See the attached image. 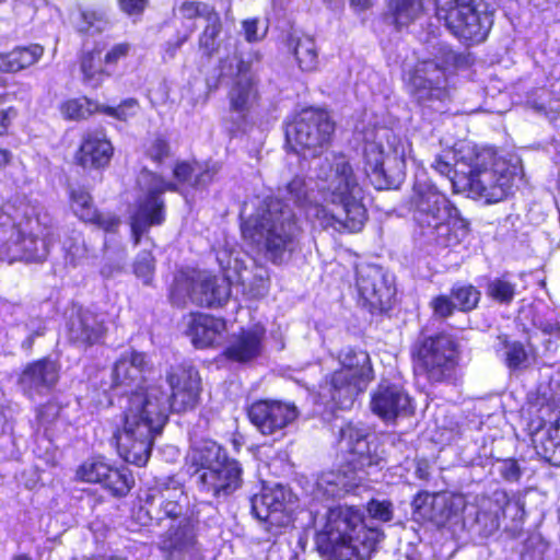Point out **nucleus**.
Returning <instances> with one entry per match:
<instances>
[{"label": "nucleus", "mask_w": 560, "mask_h": 560, "mask_svg": "<svg viewBox=\"0 0 560 560\" xmlns=\"http://www.w3.org/2000/svg\"><path fill=\"white\" fill-rule=\"evenodd\" d=\"M165 381L170 393L161 384H150L128 397L121 424L113 433V443L126 463L144 467L151 456L154 439L162 432L170 415L190 412L200 404L202 381L191 362L182 361L171 365Z\"/></svg>", "instance_id": "obj_1"}, {"label": "nucleus", "mask_w": 560, "mask_h": 560, "mask_svg": "<svg viewBox=\"0 0 560 560\" xmlns=\"http://www.w3.org/2000/svg\"><path fill=\"white\" fill-rule=\"evenodd\" d=\"M384 533L366 524L364 512L357 505L329 508L323 527L314 536L315 549L325 560H368L361 551H376Z\"/></svg>", "instance_id": "obj_2"}, {"label": "nucleus", "mask_w": 560, "mask_h": 560, "mask_svg": "<svg viewBox=\"0 0 560 560\" xmlns=\"http://www.w3.org/2000/svg\"><path fill=\"white\" fill-rule=\"evenodd\" d=\"M47 214H44L46 218ZM50 220L24 200H7L0 206V256L9 262H42L48 256Z\"/></svg>", "instance_id": "obj_3"}, {"label": "nucleus", "mask_w": 560, "mask_h": 560, "mask_svg": "<svg viewBox=\"0 0 560 560\" xmlns=\"http://www.w3.org/2000/svg\"><path fill=\"white\" fill-rule=\"evenodd\" d=\"M183 487L172 477L155 479L148 487L143 502L153 505L160 502L163 518L178 521L162 535L160 550L166 560H205L198 540L199 520L185 514Z\"/></svg>", "instance_id": "obj_4"}, {"label": "nucleus", "mask_w": 560, "mask_h": 560, "mask_svg": "<svg viewBox=\"0 0 560 560\" xmlns=\"http://www.w3.org/2000/svg\"><path fill=\"white\" fill-rule=\"evenodd\" d=\"M410 209L421 235L439 247H453L469 233V221L435 185L416 183L410 196Z\"/></svg>", "instance_id": "obj_5"}, {"label": "nucleus", "mask_w": 560, "mask_h": 560, "mask_svg": "<svg viewBox=\"0 0 560 560\" xmlns=\"http://www.w3.org/2000/svg\"><path fill=\"white\" fill-rule=\"evenodd\" d=\"M412 373L430 385L455 384L463 361V346L457 335L441 329L432 334L423 330L409 346Z\"/></svg>", "instance_id": "obj_6"}, {"label": "nucleus", "mask_w": 560, "mask_h": 560, "mask_svg": "<svg viewBox=\"0 0 560 560\" xmlns=\"http://www.w3.org/2000/svg\"><path fill=\"white\" fill-rule=\"evenodd\" d=\"M462 160L469 166L465 188L474 198L497 203L513 195L516 166L489 147L468 145Z\"/></svg>", "instance_id": "obj_7"}, {"label": "nucleus", "mask_w": 560, "mask_h": 560, "mask_svg": "<svg viewBox=\"0 0 560 560\" xmlns=\"http://www.w3.org/2000/svg\"><path fill=\"white\" fill-rule=\"evenodd\" d=\"M189 467L199 492L213 500L226 499L243 483L241 463L230 457L226 450L212 440H206L194 447Z\"/></svg>", "instance_id": "obj_8"}, {"label": "nucleus", "mask_w": 560, "mask_h": 560, "mask_svg": "<svg viewBox=\"0 0 560 560\" xmlns=\"http://www.w3.org/2000/svg\"><path fill=\"white\" fill-rule=\"evenodd\" d=\"M337 443L341 454L338 474L346 479L342 486L355 489L364 481L368 469L383 459L380 439L369 427L350 421L340 428Z\"/></svg>", "instance_id": "obj_9"}, {"label": "nucleus", "mask_w": 560, "mask_h": 560, "mask_svg": "<svg viewBox=\"0 0 560 560\" xmlns=\"http://www.w3.org/2000/svg\"><path fill=\"white\" fill-rule=\"evenodd\" d=\"M467 65L468 57L451 48L441 49L435 59L417 62L409 79L417 103L423 108L438 110L436 104L450 102L448 77Z\"/></svg>", "instance_id": "obj_10"}, {"label": "nucleus", "mask_w": 560, "mask_h": 560, "mask_svg": "<svg viewBox=\"0 0 560 560\" xmlns=\"http://www.w3.org/2000/svg\"><path fill=\"white\" fill-rule=\"evenodd\" d=\"M336 122L325 108L307 106L296 112L285 128L288 150L303 158H319L332 144Z\"/></svg>", "instance_id": "obj_11"}, {"label": "nucleus", "mask_w": 560, "mask_h": 560, "mask_svg": "<svg viewBox=\"0 0 560 560\" xmlns=\"http://www.w3.org/2000/svg\"><path fill=\"white\" fill-rule=\"evenodd\" d=\"M435 18L467 46L485 42L493 25L492 14L478 9L476 0H435Z\"/></svg>", "instance_id": "obj_12"}, {"label": "nucleus", "mask_w": 560, "mask_h": 560, "mask_svg": "<svg viewBox=\"0 0 560 560\" xmlns=\"http://www.w3.org/2000/svg\"><path fill=\"white\" fill-rule=\"evenodd\" d=\"M331 171L329 200L342 207L343 226L351 233L360 232L368 221V210L362 202L363 190L350 160L343 153L335 154Z\"/></svg>", "instance_id": "obj_13"}, {"label": "nucleus", "mask_w": 560, "mask_h": 560, "mask_svg": "<svg viewBox=\"0 0 560 560\" xmlns=\"http://www.w3.org/2000/svg\"><path fill=\"white\" fill-rule=\"evenodd\" d=\"M132 50L128 42L115 43L107 47L104 42H96L90 48H82L77 63L84 85L98 89L109 79L118 63L127 59Z\"/></svg>", "instance_id": "obj_14"}, {"label": "nucleus", "mask_w": 560, "mask_h": 560, "mask_svg": "<svg viewBox=\"0 0 560 560\" xmlns=\"http://www.w3.org/2000/svg\"><path fill=\"white\" fill-rule=\"evenodd\" d=\"M175 285L186 291L194 304L206 308H222L231 298V281L206 270L185 269L175 277Z\"/></svg>", "instance_id": "obj_15"}, {"label": "nucleus", "mask_w": 560, "mask_h": 560, "mask_svg": "<svg viewBox=\"0 0 560 560\" xmlns=\"http://www.w3.org/2000/svg\"><path fill=\"white\" fill-rule=\"evenodd\" d=\"M107 332L103 312L81 304L72 305L65 325V337L71 347L86 350L103 345Z\"/></svg>", "instance_id": "obj_16"}, {"label": "nucleus", "mask_w": 560, "mask_h": 560, "mask_svg": "<svg viewBox=\"0 0 560 560\" xmlns=\"http://www.w3.org/2000/svg\"><path fill=\"white\" fill-rule=\"evenodd\" d=\"M114 155L115 147L105 128H89L80 137L73 163L83 171L102 173L110 166Z\"/></svg>", "instance_id": "obj_17"}, {"label": "nucleus", "mask_w": 560, "mask_h": 560, "mask_svg": "<svg viewBox=\"0 0 560 560\" xmlns=\"http://www.w3.org/2000/svg\"><path fill=\"white\" fill-rule=\"evenodd\" d=\"M300 232L298 219L292 211L280 209L275 214L270 213L265 234V249L268 259L275 265H280L285 252H292L290 246L296 241Z\"/></svg>", "instance_id": "obj_18"}, {"label": "nucleus", "mask_w": 560, "mask_h": 560, "mask_svg": "<svg viewBox=\"0 0 560 560\" xmlns=\"http://www.w3.org/2000/svg\"><path fill=\"white\" fill-rule=\"evenodd\" d=\"M298 416L294 404L277 399H257L247 408L249 422L262 435H271L287 428Z\"/></svg>", "instance_id": "obj_19"}, {"label": "nucleus", "mask_w": 560, "mask_h": 560, "mask_svg": "<svg viewBox=\"0 0 560 560\" xmlns=\"http://www.w3.org/2000/svg\"><path fill=\"white\" fill-rule=\"evenodd\" d=\"M68 203L80 222L92 225L105 234L118 232L120 218L115 212L98 209L88 187H70L68 189Z\"/></svg>", "instance_id": "obj_20"}, {"label": "nucleus", "mask_w": 560, "mask_h": 560, "mask_svg": "<svg viewBox=\"0 0 560 560\" xmlns=\"http://www.w3.org/2000/svg\"><path fill=\"white\" fill-rule=\"evenodd\" d=\"M482 293L470 282H455L448 294L440 293L431 298L429 308L436 319L445 320L456 312L469 314L476 311L481 302Z\"/></svg>", "instance_id": "obj_21"}, {"label": "nucleus", "mask_w": 560, "mask_h": 560, "mask_svg": "<svg viewBox=\"0 0 560 560\" xmlns=\"http://www.w3.org/2000/svg\"><path fill=\"white\" fill-rule=\"evenodd\" d=\"M363 307L371 314H384L392 310L396 289L380 268H372L357 279Z\"/></svg>", "instance_id": "obj_22"}, {"label": "nucleus", "mask_w": 560, "mask_h": 560, "mask_svg": "<svg viewBox=\"0 0 560 560\" xmlns=\"http://www.w3.org/2000/svg\"><path fill=\"white\" fill-rule=\"evenodd\" d=\"M151 370V363L145 352L130 350L121 354L114 363L112 369V383L113 389H120L122 393L129 395L138 388L148 387L142 385L144 374ZM128 399L126 400V404Z\"/></svg>", "instance_id": "obj_23"}, {"label": "nucleus", "mask_w": 560, "mask_h": 560, "mask_svg": "<svg viewBox=\"0 0 560 560\" xmlns=\"http://www.w3.org/2000/svg\"><path fill=\"white\" fill-rule=\"evenodd\" d=\"M156 185L150 187L136 200V206L130 218L141 221L151 226H160L166 220V203L163 195L166 191L177 192L175 183L164 179L162 175L152 173Z\"/></svg>", "instance_id": "obj_24"}, {"label": "nucleus", "mask_w": 560, "mask_h": 560, "mask_svg": "<svg viewBox=\"0 0 560 560\" xmlns=\"http://www.w3.org/2000/svg\"><path fill=\"white\" fill-rule=\"evenodd\" d=\"M366 385L357 378L335 369L327 373L320 384V395L332 409H350L360 394L366 389Z\"/></svg>", "instance_id": "obj_25"}, {"label": "nucleus", "mask_w": 560, "mask_h": 560, "mask_svg": "<svg viewBox=\"0 0 560 560\" xmlns=\"http://www.w3.org/2000/svg\"><path fill=\"white\" fill-rule=\"evenodd\" d=\"M187 335L196 349H214L222 345L228 331L224 317L209 313L191 312Z\"/></svg>", "instance_id": "obj_26"}, {"label": "nucleus", "mask_w": 560, "mask_h": 560, "mask_svg": "<svg viewBox=\"0 0 560 560\" xmlns=\"http://www.w3.org/2000/svg\"><path fill=\"white\" fill-rule=\"evenodd\" d=\"M265 330L262 328L241 327L231 336L220 357L237 364H249L257 360L264 351Z\"/></svg>", "instance_id": "obj_27"}, {"label": "nucleus", "mask_w": 560, "mask_h": 560, "mask_svg": "<svg viewBox=\"0 0 560 560\" xmlns=\"http://www.w3.org/2000/svg\"><path fill=\"white\" fill-rule=\"evenodd\" d=\"M371 410L383 420H394L411 410V399L399 385L381 382L371 394Z\"/></svg>", "instance_id": "obj_28"}, {"label": "nucleus", "mask_w": 560, "mask_h": 560, "mask_svg": "<svg viewBox=\"0 0 560 560\" xmlns=\"http://www.w3.org/2000/svg\"><path fill=\"white\" fill-rule=\"evenodd\" d=\"M220 165L197 160H177L172 166L173 183L191 190H207L218 177Z\"/></svg>", "instance_id": "obj_29"}, {"label": "nucleus", "mask_w": 560, "mask_h": 560, "mask_svg": "<svg viewBox=\"0 0 560 560\" xmlns=\"http://www.w3.org/2000/svg\"><path fill=\"white\" fill-rule=\"evenodd\" d=\"M536 452L552 466L560 467V416L547 422L542 416L528 423Z\"/></svg>", "instance_id": "obj_30"}, {"label": "nucleus", "mask_w": 560, "mask_h": 560, "mask_svg": "<svg viewBox=\"0 0 560 560\" xmlns=\"http://www.w3.org/2000/svg\"><path fill=\"white\" fill-rule=\"evenodd\" d=\"M60 380V364L49 355L28 362L20 372L18 383L28 390H51Z\"/></svg>", "instance_id": "obj_31"}, {"label": "nucleus", "mask_w": 560, "mask_h": 560, "mask_svg": "<svg viewBox=\"0 0 560 560\" xmlns=\"http://www.w3.org/2000/svg\"><path fill=\"white\" fill-rule=\"evenodd\" d=\"M228 100L230 112L237 114L242 121H248L252 112L261 102L258 78H232Z\"/></svg>", "instance_id": "obj_32"}, {"label": "nucleus", "mask_w": 560, "mask_h": 560, "mask_svg": "<svg viewBox=\"0 0 560 560\" xmlns=\"http://www.w3.org/2000/svg\"><path fill=\"white\" fill-rule=\"evenodd\" d=\"M45 55V47L38 43L16 45L0 51V72L18 74L36 66Z\"/></svg>", "instance_id": "obj_33"}, {"label": "nucleus", "mask_w": 560, "mask_h": 560, "mask_svg": "<svg viewBox=\"0 0 560 560\" xmlns=\"http://www.w3.org/2000/svg\"><path fill=\"white\" fill-rule=\"evenodd\" d=\"M411 506L415 514L438 528L444 527L452 516L451 504L445 500L441 502L438 494H431L428 491H419L413 497Z\"/></svg>", "instance_id": "obj_34"}, {"label": "nucleus", "mask_w": 560, "mask_h": 560, "mask_svg": "<svg viewBox=\"0 0 560 560\" xmlns=\"http://www.w3.org/2000/svg\"><path fill=\"white\" fill-rule=\"evenodd\" d=\"M338 370L351 375L366 386L373 381L374 373L370 354L366 350L348 347L338 353Z\"/></svg>", "instance_id": "obj_35"}, {"label": "nucleus", "mask_w": 560, "mask_h": 560, "mask_svg": "<svg viewBox=\"0 0 560 560\" xmlns=\"http://www.w3.org/2000/svg\"><path fill=\"white\" fill-rule=\"evenodd\" d=\"M385 156L382 144L365 143L363 149L364 171L376 189H388L394 183L384 168Z\"/></svg>", "instance_id": "obj_36"}, {"label": "nucleus", "mask_w": 560, "mask_h": 560, "mask_svg": "<svg viewBox=\"0 0 560 560\" xmlns=\"http://www.w3.org/2000/svg\"><path fill=\"white\" fill-rule=\"evenodd\" d=\"M285 508V497L281 487H262L250 498V511L255 518L268 522L273 513Z\"/></svg>", "instance_id": "obj_37"}, {"label": "nucleus", "mask_w": 560, "mask_h": 560, "mask_svg": "<svg viewBox=\"0 0 560 560\" xmlns=\"http://www.w3.org/2000/svg\"><path fill=\"white\" fill-rule=\"evenodd\" d=\"M223 20L220 12L211 11L208 20L198 35V49L206 59L218 55L222 47L221 34L223 32Z\"/></svg>", "instance_id": "obj_38"}, {"label": "nucleus", "mask_w": 560, "mask_h": 560, "mask_svg": "<svg viewBox=\"0 0 560 560\" xmlns=\"http://www.w3.org/2000/svg\"><path fill=\"white\" fill-rule=\"evenodd\" d=\"M424 12L423 0H387V14L397 31L415 23Z\"/></svg>", "instance_id": "obj_39"}, {"label": "nucleus", "mask_w": 560, "mask_h": 560, "mask_svg": "<svg viewBox=\"0 0 560 560\" xmlns=\"http://www.w3.org/2000/svg\"><path fill=\"white\" fill-rule=\"evenodd\" d=\"M101 104L86 96L81 95L62 101L59 104V112L65 120L82 121L100 114Z\"/></svg>", "instance_id": "obj_40"}, {"label": "nucleus", "mask_w": 560, "mask_h": 560, "mask_svg": "<svg viewBox=\"0 0 560 560\" xmlns=\"http://www.w3.org/2000/svg\"><path fill=\"white\" fill-rule=\"evenodd\" d=\"M113 498L121 499L129 494L135 486L132 472L127 467L108 466L101 483Z\"/></svg>", "instance_id": "obj_41"}, {"label": "nucleus", "mask_w": 560, "mask_h": 560, "mask_svg": "<svg viewBox=\"0 0 560 560\" xmlns=\"http://www.w3.org/2000/svg\"><path fill=\"white\" fill-rule=\"evenodd\" d=\"M110 26V20L101 8H82L78 12L75 32L80 36L101 34Z\"/></svg>", "instance_id": "obj_42"}, {"label": "nucleus", "mask_w": 560, "mask_h": 560, "mask_svg": "<svg viewBox=\"0 0 560 560\" xmlns=\"http://www.w3.org/2000/svg\"><path fill=\"white\" fill-rule=\"evenodd\" d=\"M501 346L505 349L504 363L509 369L518 370L526 366L528 359L536 358V347L527 340V347L518 340H510L508 335L499 336Z\"/></svg>", "instance_id": "obj_43"}, {"label": "nucleus", "mask_w": 560, "mask_h": 560, "mask_svg": "<svg viewBox=\"0 0 560 560\" xmlns=\"http://www.w3.org/2000/svg\"><path fill=\"white\" fill-rule=\"evenodd\" d=\"M142 151L143 156L156 166L163 165L173 156L171 139L163 132L149 136L143 143Z\"/></svg>", "instance_id": "obj_44"}, {"label": "nucleus", "mask_w": 560, "mask_h": 560, "mask_svg": "<svg viewBox=\"0 0 560 560\" xmlns=\"http://www.w3.org/2000/svg\"><path fill=\"white\" fill-rule=\"evenodd\" d=\"M108 466L109 463L104 457H90L77 467L74 479L79 482L101 485Z\"/></svg>", "instance_id": "obj_45"}, {"label": "nucleus", "mask_w": 560, "mask_h": 560, "mask_svg": "<svg viewBox=\"0 0 560 560\" xmlns=\"http://www.w3.org/2000/svg\"><path fill=\"white\" fill-rule=\"evenodd\" d=\"M293 52L302 71L311 72L317 69L318 51L314 38L310 36L298 37Z\"/></svg>", "instance_id": "obj_46"}, {"label": "nucleus", "mask_w": 560, "mask_h": 560, "mask_svg": "<svg viewBox=\"0 0 560 560\" xmlns=\"http://www.w3.org/2000/svg\"><path fill=\"white\" fill-rule=\"evenodd\" d=\"M486 294L501 305H510L516 294L515 283L506 279L505 276L497 277L487 283Z\"/></svg>", "instance_id": "obj_47"}, {"label": "nucleus", "mask_w": 560, "mask_h": 560, "mask_svg": "<svg viewBox=\"0 0 560 560\" xmlns=\"http://www.w3.org/2000/svg\"><path fill=\"white\" fill-rule=\"evenodd\" d=\"M61 412V406L55 400H47L35 408V427L46 433L54 425Z\"/></svg>", "instance_id": "obj_48"}, {"label": "nucleus", "mask_w": 560, "mask_h": 560, "mask_svg": "<svg viewBox=\"0 0 560 560\" xmlns=\"http://www.w3.org/2000/svg\"><path fill=\"white\" fill-rule=\"evenodd\" d=\"M139 107L140 104L137 98L128 97L122 100L117 106L101 104L100 114L127 122L137 115Z\"/></svg>", "instance_id": "obj_49"}, {"label": "nucleus", "mask_w": 560, "mask_h": 560, "mask_svg": "<svg viewBox=\"0 0 560 560\" xmlns=\"http://www.w3.org/2000/svg\"><path fill=\"white\" fill-rule=\"evenodd\" d=\"M7 93L0 94V138L13 133L15 122L20 118V109L14 105H5Z\"/></svg>", "instance_id": "obj_50"}, {"label": "nucleus", "mask_w": 560, "mask_h": 560, "mask_svg": "<svg viewBox=\"0 0 560 560\" xmlns=\"http://www.w3.org/2000/svg\"><path fill=\"white\" fill-rule=\"evenodd\" d=\"M178 10L182 18L188 21H194L199 18L207 21L211 11L218 12L213 5L198 0H184L179 4Z\"/></svg>", "instance_id": "obj_51"}, {"label": "nucleus", "mask_w": 560, "mask_h": 560, "mask_svg": "<svg viewBox=\"0 0 560 560\" xmlns=\"http://www.w3.org/2000/svg\"><path fill=\"white\" fill-rule=\"evenodd\" d=\"M287 191L290 199L296 206H305L308 202V187L306 178L303 175L296 174L287 183Z\"/></svg>", "instance_id": "obj_52"}, {"label": "nucleus", "mask_w": 560, "mask_h": 560, "mask_svg": "<svg viewBox=\"0 0 560 560\" xmlns=\"http://www.w3.org/2000/svg\"><path fill=\"white\" fill-rule=\"evenodd\" d=\"M119 12L133 21H139L150 7V0H116Z\"/></svg>", "instance_id": "obj_53"}, {"label": "nucleus", "mask_w": 560, "mask_h": 560, "mask_svg": "<svg viewBox=\"0 0 560 560\" xmlns=\"http://www.w3.org/2000/svg\"><path fill=\"white\" fill-rule=\"evenodd\" d=\"M365 509L369 516L374 520L386 523L393 518V504L388 500L380 501L372 498L366 502Z\"/></svg>", "instance_id": "obj_54"}, {"label": "nucleus", "mask_w": 560, "mask_h": 560, "mask_svg": "<svg viewBox=\"0 0 560 560\" xmlns=\"http://www.w3.org/2000/svg\"><path fill=\"white\" fill-rule=\"evenodd\" d=\"M194 32H195L194 26H188L186 28V31L183 33L177 32L174 39L167 40L164 44V46H163L164 52L168 57L173 58L176 55L177 50L189 40V38L191 37Z\"/></svg>", "instance_id": "obj_55"}, {"label": "nucleus", "mask_w": 560, "mask_h": 560, "mask_svg": "<svg viewBox=\"0 0 560 560\" xmlns=\"http://www.w3.org/2000/svg\"><path fill=\"white\" fill-rule=\"evenodd\" d=\"M154 259L151 256L137 259L133 264V272L137 277L142 278L144 283H149L154 275Z\"/></svg>", "instance_id": "obj_56"}, {"label": "nucleus", "mask_w": 560, "mask_h": 560, "mask_svg": "<svg viewBox=\"0 0 560 560\" xmlns=\"http://www.w3.org/2000/svg\"><path fill=\"white\" fill-rule=\"evenodd\" d=\"M501 477L506 481H518L522 477V469L518 462L509 457L502 460Z\"/></svg>", "instance_id": "obj_57"}, {"label": "nucleus", "mask_w": 560, "mask_h": 560, "mask_svg": "<svg viewBox=\"0 0 560 560\" xmlns=\"http://www.w3.org/2000/svg\"><path fill=\"white\" fill-rule=\"evenodd\" d=\"M244 37L248 43H256L261 39L258 35V19H246L242 22Z\"/></svg>", "instance_id": "obj_58"}, {"label": "nucleus", "mask_w": 560, "mask_h": 560, "mask_svg": "<svg viewBox=\"0 0 560 560\" xmlns=\"http://www.w3.org/2000/svg\"><path fill=\"white\" fill-rule=\"evenodd\" d=\"M152 226L141 221L130 218V230L132 242L135 245H139L144 234L149 232Z\"/></svg>", "instance_id": "obj_59"}, {"label": "nucleus", "mask_w": 560, "mask_h": 560, "mask_svg": "<svg viewBox=\"0 0 560 560\" xmlns=\"http://www.w3.org/2000/svg\"><path fill=\"white\" fill-rule=\"evenodd\" d=\"M83 494L86 497L91 510H96L106 502L104 494L96 489H85Z\"/></svg>", "instance_id": "obj_60"}, {"label": "nucleus", "mask_w": 560, "mask_h": 560, "mask_svg": "<svg viewBox=\"0 0 560 560\" xmlns=\"http://www.w3.org/2000/svg\"><path fill=\"white\" fill-rule=\"evenodd\" d=\"M494 502L499 506V511L497 512V516H499V513L504 516L505 510L511 503V499L506 491L504 490H495L492 494Z\"/></svg>", "instance_id": "obj_61"}, {"label": "nucleus", "mask_w": 560, "mask_h": 560, "mask_svg": "<svg viewBox=\"0 0 560 560\" xmlns=\"http://www.w3.org/2000/svg\"><path fill=\"white\" fill-rule=\"evenodd\" d=\"M433 168L443 176L451 177L454 173L453 165L442 155H436L432 164Z\"/></svg>", "instance_id": "obj_62"}, {"label": "nucleus", "mask_w": 560, "mask_h": 560, "mask_svg": "<svg viewBox=\"0 0 560 560\" xmlns=\"http://www.w3.org/2000/svg\"><path fill=\"white\" fill-rule=\"evenodd\" d=\"M243 77V78H257L252 73V65L249 61L244 59H240L236 63V72L233 78Z\"/></svg>", "instance_id": "obj_63"}, {"label": "nucleus", "mask_w": 560, "mask_h": 560, "mask_svg": "<svg viewBox=\"0 0 560 560\" xmlns=\"http://www.w3.org/2000/svg\"><path fill=\"white\" fill-rule=\"evenodd\" d=\"M350 5L355 12L361 13L372 8L373 0H350Z\"/></svg>", "instance_id": "obj_64"}]
</instances>
